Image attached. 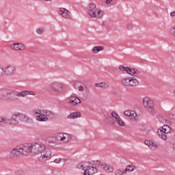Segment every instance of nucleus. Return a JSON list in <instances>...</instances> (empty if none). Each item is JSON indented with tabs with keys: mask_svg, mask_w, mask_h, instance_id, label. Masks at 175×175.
Instances as JSON below:
<instances>
[{
	"mask_svg": "<svg viewBox=\"0 0 175 175\" xmlns=\"http://www.w3.org/2000/svg\"><path fill=\"white\" fill-rule=\"evenodd\" d=\"M14 175H25V172L23 170H18L14 172Z\"/></svg>",
	"mask_w": 175,
	"mask_h": 175,
	"instance_id": "obj_32",
	"label": "nucleus"
},
{
	"mask_svg": "<svg viewBox=\"0 0 175 175\" xmlns=\"http://www.w3.org/2000/svg\"><path fill=\"white\" fill-rule=\"evenodd\" d=\"M170 32L175 38V25L170 29Z\"/></svg>",
	"mask_w": 175,
	"mask_h": 175,
	"instance_id": "obj_34",
	"label": "nucleus"
},
{
	"mask_svg": "<svg viewBox=\"0 0 175 175\" xmlns=\"http://www.w3.org/2000/svg\"><path fill=\"white\" fill-rule=\"evenodd\" d=\"M137 85H139L137 79L133 77H130L129 87H136Z\"/></svg>",
	"mask_w": 175,
	"mask_h": 175,
	"instance_id": "obj_21",
	"label": "nucleus"
},
{
	"mask_svg": "<svg viewBox=\"0 0 175 175\" xmlns=\"http://www.w3.org/2000/svg\"><path fill=\"white\" fill-rule=\"evenodd\" d=\"M29 51L32 52V51L31 49H29Z\"/></svg>",
	"mask_w": 175,
	"mask_h": 175,
	"instance_id": "obj_42",
	"label": "nucleus"
},
{
	"mask_svg": "<svg viewBox=\"0 0 175 175\" xmlns=\"http://www.w3.org/2000/svg\"><path fill=\"white\" fill-rule=\"evenodd\" d=\"M132 111H133L127 110L124 112V116L129 117L131 116V114H132Z\"/></svg>",
	"mask_w": 175,
	"mask_h": 175,
	"instance_id": "obj_35",
	"label": "nucleus"
},
{
	"mask_svg": "<svg viewBox=\"0 0 175 175\" xmlns=\"http://www.w3.org/2000/svg\"><path fill=\"white\" fill-rule=\"evenodd\" d=\"M29 152L34 154L35 155H40L42 159H47L49 157H51V150L46 147V144L42 142H32L22 148L16 146L8 154H7L8 159L16 161L17 158L21 155H27Z\"/></svg>",
	"mask_w": 175,
	"mask_h": 175,
	"instance_id": "obj_1",
	"label": "nucleus"
},
{
	"mask_svg": "<svg viewBox=\"0 0 175 175\" xmlns=\"http://www.w3.org/2000/svg\"><path fill=\"white\" fill-rule=\"evenodd\" d=\"M72 137L69 134L59 133L55 135L54 137H49L46 139V143L48 144H54V143H57V142H63V143H68V142H70Z\"/></svg>",
	"mask_w": 175,
	"mask_h": 175,
	"instance_id": "obj_3",
	"label": "nucleus"
},
{
	"mask_svg": "<svg viewBox=\"0 0 175 175\" xmlns=\"http://www.w3.org/2000/svg\"><path fill=\"white\" fill-rule=\"evenodd\" d=\"M126 172H125V170L124 169H118L115 172V175H125Z\"/></svg>",
	"mask_w": 175,
	"mask_h": 175,
	"instance_id": "obj_27",
	"label": "nucleus"
},
{
	"mask_svg": "<svg viewBox=\"0 0 175 175\" xmlns=\"http://www.w3.org/2000/svg\"><path fill=\"white\" fill-rule=\"evenodd\" d=\"M80 103H81L80 98L75 96H72L70 98L69 105H71V106H77V105H80Z\"/></svg>",
	"mask_w": 175,
	"mask_h": 175,
	"instance_id": "obj_14",
	"label": "nucleus"
},
{
	"mask_svg": "<svg viewBox=\"0 0 175 175\" xmlns=\"http://www.w3.org/2000/svg\"><path fill=\"white\" fill-rule=\"evenodd\" d=\"M80 84H83V82H81V81H75L74 83L75 88H78L79 91H80L81 92H83V91H85V93L86 94V95H88V94H90V89L88 88V87L85 85L83 86Z\"/></svg>",
	"mask_w": 175,
	"mask_h": 175,
	"instance_id": "obj_12",
	"label": "nucleus"
},
{
	"mask_svg": "<svg viewBox=\"0 0 175 175\" xmlns=\"http://www.w3.org/2000/svg\"><path fill=\"white\" fill-rule=\"evenodd\" d=\"M101 166L103 170H105V172H109V173L113 172V170H114V168H113V167H110L109 165L107 164H103Z\"/></svg>",
	"mask_w": 175,
	"mask_h": 175,
	"instance_id": "obj_25",
	"label": "nucleus"
},
{
	"mask_svg": "<svg viewBox=\"0 0 175 175\" xmlns=\"http://www.w3.org/2000/svg\"><path fill=\"white\" fill-rule=\"evenodd\" d=\"M105 121L106 124H108L109 125H114V124H116V120H114V118H112L111 115H107Z\"/></svg>",
	"mask_w": 175,
	"mask_h": 175,
	"instance_id": "obj_19",
	"label": "nucleus"
},
{
	"mask_svg": "<svg viewBox=\"0 0 175 175\" xmlns=\"http://www.w3.org/2000/svg\"><path fill=\"white\" fill-rule=\"evenodd\" d=\"M27 95H35V92H33V91L24 90L16 94V96H18V98H24Z\"/></svg>",
	"mask_w": 175,
	"mask_h": 175,
	"instance_id": "obj_16",
	"label": "nucleus"
},
{
	"mask_svg": "<svg viewBox=\"0 0 175 175\" xmlns=\"http://www.w3.org/2000/svg\"><path fill=\"white\" fill-rule=\"evenodd\" d=\"M115 121H116L117 124H118V125H120V126H125V123L124 122V121H122L120 117H119Z\"/></svg>",
	"mask_w": 175,
	"mask_h": 175,
	"instance_id": "obj_30",
	"label": "nucleus"
},
{
	"mask_svg": "<svg viewBox=\"0 0 175 175\" xmlns=\"http://www.w3.org/2000/svg\"><path fill=\"white\" fill-rule=\"evenodd\" d=\"M13 48H14V50H17V51H21L23 50H25V45L24 44L20 43V42L14 43Z\"/></svg>",
	"mask_w": 175,
	"mask_h": 175,
	"instance_id": "obj_18",
	"label": "nucleus"
},
{
	"mask_svg": "<svg viewBox=\"0 0 175 175\" xmlns=\"http://www.w3.org/2000/svg\"><path fill=\"white\" fill-rule=\"evenodd\" d=\"M50 88L55 95H59V94L64 93V85L61 82H53L50 84Z\"/></svg>",
	"mask_w": 175,
	"mask_h": 175,
	"instance_id": "obj_7",
	"label": "nucleus"
},
{
	"mask_svg": "<svg viewBox=\"0 0 175 175\" xmlns=\"http://www.w3.org/2000/svg\"><path fill=\"white\" fill-rule=\"evenodd\" d=\"M105 23L104 22V23H103V25H105Z\"/></svg>",
	"mask_w": 175,
	"mask_h": 175,
	"instance_id": "obj_44",
	"label": "nucleus"
},
{
	"mask_svg": "<svg viewBox=\"0 0 175 175\" xmlns=\"http://www.w3.org/2000/svg\"><path fill=\"white\" fill-rule=\"evenodd\" d=\"M130 81L131 77L122 78L121 79V84H122V85H124V87H129Z\"/></svg>",
	"mask_w": 175,
	"mask_h": 175,
	"instance_id": "obj_22",
	"label": "nucleus"
},
{
	"mask_svg": "<svg viewBox=\"0 0 175 175\" xmlns=\"http://www.w3.org/2000/svg\"><path fill=\"white\" fill-rule=\"evenodd\" d=\"M77 167L83 171V175H94L95 173H98V168L87 165V162L79 163Z\"/></svg>",
	"mask_w": 175,
	"mask_h": 175,
	"instance_id": "obj_5",
	"label": "nucleus"
},
{
	"mask_svg": "<svg viewBox=\"0 0 175 175\" xmlns=\"http://www.w3.org/2000/svg\"><path fill=\"white\" fill-rule=\"evenodd\" d=\"M96 165H98V166H101V167H102V165H103V164H102V163L100 161H97L96 162Z\"/></svg>",
	"mask_w": 175,
	"mask_h": 175,
	"instance_id": "obj_39",
	"label": "nucleus"
},
{
	"mask_svg": "<svg viewBox=\"0 0 175 175\" xmlns=\"http://www.w3.org/2000/svg\"><path fill=\"white\" fill-rule=\"evenodd\" d=\"M79 117H81V113L79 111L72 112L70 115L67 116L68 119L70 120H75L76 118H79Z\"/></svg>",
	"mask_w": 175,
	"mask_h": 175,
	"instance_id": "obj_20",
	"label": "nucleus"
},
{
	"mask_svg": "<svg viewBox=\"0 0 175 175\" xmlns=\"http://www.w3.org/2000/svg\"><path fill=\"white\" fill-rule=\"evenodd\" d=\"M143 105L144 107L148 111L149 114L150 116H154L156 111H155V105L154 104V100L152 99L145 97L143 98Z\"/></svg>",
	"mask_w": 175,
	"mask_h": 175,
	"instance_id": "obj_6",
	"label": "nucleus"
},
{
	"mask_svg": "<svg viewBox=\"0 0 175 175\" xmlns=\"http://www.w3.org/2000/svg\"><path fill=\"white\" fill-rule=\"evenodd\" d=\"M33 113L34 114H39V113H41V114H44L46 117H49V118H54L55 117V113L51 111L48 110H40V109H33Z\"/></svg>",
	"mask_w": 175,
	"mask_h": 175,
	"instance_id": "obj_11",
	"label": "nucleus"
},
{
	"mask_svg": "<svg viewBox=\"0 0 175 175\" xmlns=\"http://www.w3.org/2000/svg\"><path fill=\"white\" fill-rule=\"evenodd\" d=\"M111 116L113 118H115V120H116L118 118H120V115H118V113H116V111H112L111 113Z\"/></svg>",
	"mask_w": 175,
	"mask_h": 175,
	"instance_id": "obj_31",
	"label": "nucleus"
},
{
	"mask_svg": "<svg viewBox=\"0 0 175 175\" xmlns=\"http://www.w3.org/2000/svg\"><path fill=\"white\" fill-rule=\"evenodd\" d=\"M0 77H3V66H0Z\"/></svg>",
	"mask_w": 175,
	"mask_h": 175,
	"instance_id": "obj_36",
	"label": "nucleus"
},
{
	"mask_svg": "<svg viewBox=\"0 0 175 175\" xmlns=\"http://www.w3.org/2000/svg\"><path fill=\"white\" fill-rule=\"evenodd\" d=\"M144 144H146V146H148L149 148H150V150H152L153 151L158 148V144L153 143L152 141L146 139L144 141Z\"/></svg>",
	"mask_w": 175,
	"mask_h": 175,
	"instance_id": "obj_15",
	"label": "nucleus"
},
{
	"mask_svg": "<svg viewBox=\"0 0 175 175\" xmlns=\"http://www.w3.org/2000/svg\"><path fill=\"white\" fill-rule=\"evenodd\" d=\"M170 16H171V17H175V11L172 12L170 13Z\"/></svg>",
	"mask_w": 175,
	"mask_h": 175,
	"instance_id": "obj_41",
	"label": "nucleus"
},
{
	"mask_svg": "<svg viewBox=\"0 0 175 175\" xmlns=\"http://www.w3.org/2000/svg\"><path fill=\"white\" fill-rule=\"evenodd\" d=\"M59 14L63 16L64 18H71L72 15L70 14V12H69L66 8H60L59 11Z\"/></svg>",
	"mask_w": 175,
	"mask_h": 175,
	"instance_id": "obj_13",
	"label": "nucleus"
},
{
	"mask_svg": "<svg viewBox=\"0 0 175 175\" xmlns=\"http://www.w3.org/2000/svg\"><path fill=\"white\" fill-rule=\"evenodd\" d=\"M62 161H65V159H55L54 162L55 163H59Z\"/></svg>",
	"mask_w": 175,
	"mask_h": 175,
	"instance_id": "obj_37",
	"label": "nucleus"
},
{
	"mask_svg": "<svg viewBox=\"0 0 175 175\" xmlns=\"http://www.w3.org/2000/svg\"><path fill=\"white\" fill-rule=\"evenodd\" d=\"M119 70H121V72H124V70L126 72V73H128V75L133 76L134 77H137L139 75H140V71H139L137 69L125 67L124 66H120Z\"/></svg>",
	"mask_w": 175,
	"mask_h": 175,
	"instance_id": "obj_9",
	"label": "nucleus"
},
{
	"mask_svg": "<svg viewBox=\"0 0 175 175\" xmlns=\"http://www.w3.org/2000/svg\"><path fill=\"white\" fill-rule=\"evenodd\" d=\"M126 28L127 29H129V31H131V29H132L133 28V26H132V24H128L127 26H126Z\"/></svg>",
	"mask_w": 175,
	"mask_h": 175,
	"instance_id": "obj_38",
	"label": "nucleus"
},
{
	"mask_svg": "<svg viewBox=\"0 0 175 175\" xmlns=\"http://www.w3.org/2000/svg\"><path fill=\"white\" fill-rule=\"evenodd\" d=\"M157 120L159 121V122H161L162 124H166V119L161 115L157 116Z\"/></svg>",
	"mask_w": 175,
	"mask_h": 175,
	"instance_id": "obj_29",
	"label": "nucleus"
},
{
	"mask_svg": "<svg viewBox=\"0 0 175 175\" xmlns=\"http://www.w3.org/2000/svg\"><path fill=\"white\" fill-rule=\"evenodd\" d=\"M172 132H173L172 128L168 125L165 124L160 127L159 130L157 131V135L163 140H166V139H167V136L166 135L167 133H172Z\"/></svg>",
	"mask_w": 175,
	"mask_h": 175,
	"instance_id": "obj_8",
	"label": "nucleus"
},
{
	"mask_svg": "<svg viewBox=\"0 0 175 175\" xmlns=\"http://www.w3.org/2000/svg\"><path fill=\"white\" fill-rule=\"evenodd\" d=\"M44 1H51V0H44Z\"/></svg>",
	"mask_w": 175,
	"mask_h": 175,
	"instance_id": "obj_43",
	"label": "nucleus"
},
{
	"mask_svg": "<svg viewBox=\"0 0 175 175\" xmlns=\"http://www.w3.org/2000/svg\"><path fill=\"white\" fill-rule=\"evenodd\" d=\"M36 116V120L37 121H40V122H46L49 121V118L46 116L44 113H42L39 112V113H34Z\"/></svg>",
	"mask_w": 175,
	"mask_h": 175,
	"instance_id": "obj_17",
	"label": "nucleus"
},
{
	"mask_svg": "<svg viewBox=\"0 0 175 175\" xmlns=\"http://www.w3.org/2000/svg\"><path fill=\"white\" fill-rule=\"evenodd\" d=\"M88 14L91 18H102L103 11L96 8V4L90 3L88 5Z\"/></svg>",
	"mask_w": 175,
	"mask_h": 175,
	"instance_id": "obj_4",
	"label": "nucleus"
},
{
	"mask_svg": "<svg viewBox=\"0 0 175 175\" xmlns=\"http://www.w3.org/2000/svg\"><path fill=\"white\" fill-rule=\"evenodd\" d=\"M103 50H105V47L102 46H94L92 49V53L93 54H98V53H99V51H103Z\"/></svg>",
	"mask_w": 175,
	"mask_h": 175,
	"instance_id": "obj_24",
	"label": "nucleus"
},
{
	"mask_svg": "<svg viewBox=\"0 0 175 175\" xmlns=\"http://www.w3.org/2000/svg\"><path fill=\"white\" fill-rule=\"evenodd\" d=\"M95 87H98L99 88H103L104 90H107L109 88V84L106 83L105 82H101L100 83H95Z\"/></svg>",
	"mask_w": 175,
	"mask_h": 175,
	"instance_id": "obj_23",
	"label": "nucleus"
},
{
	"mask_svg": "<svg viewBox=\"0 0 175 175\" xmlns=\"http://www.w3.org/2000/svg\"><path fill=\"white\" fill-rule=\"evenodd\" d=\"M137 116V115L136 114V112H135V111H133L129 117L131 121H137V119H136Z\"/></svg>",
	"mask_w": 175,
	"mask_h": 175,
	"instance_id": "obj_28",
	"label": "nucleus"
},
{
	"mask_svg": "<svg viewBox=\"0 0 175 175\" xmlns=\"http://www.w3.org/2000/svg\"><path fill=\"white\" fill-rule=\"evenodd\" d=\"M135 169H136V167L135 165H133V164L131 165H129L126 167L125 170H124V173H128V172H133V170H135Z\"/></svg>",
	"mask_w": 175,
	"mask_h": 175,
	"instance_id": "obj_26",
	"label": "nucleus"
},
{
	"mask_svg": "<svg viewBox=\"0 0 175 175\" xmlns=\"http://www.w3.org/2000/svg\"><path fill=\"white\" fill-rule=\"evenodd\" d=\"M111 1H113V0H106L105 1L106 5H110V3H111Z\"/></svg>",
	"mask_w": 175,
	"mask_h": 175,
	"instance_id": "obj_40",
	"label": "nucleus"
},
{
	"mask_svg": "<svg viewBox=\"0 0 175 175\" xmlns=\"http://www.w3.org/2000/svg\"><path fill=\"white\" fill-rule=\"evenodd\" d=\"M36 32H37V33H38L39 35H42V33H44V28H39V29H37Z\"/></svg>",
	"mask_w": 175,
	"mask_h": 175,
	"instance_id": "obj_33",
	"label": "nucleus"
},
{
	"mask_svg": "<svg viewBox=\"0 0 175 175\" xmlns=\"http://www.w3.org/2000/svg\"><path fill=\"white\" fill-rule=\"evenodd\" d=\"M3 77L13 76L16 73V66L13 65H7L3 66Z\"/></svg>",
	"mask_w": 175,
	"mask_h": 175,
	"instance_id": "obj_10",
	"label": "nucleus"
},
{
	"mask_svg": "<svg viewBox=\"0 0 175 175\" xmlns=\"http://www.w3.org/2000/svg\"><path fill=\"white\" fill-rule=\"evenodd\" d=\"M29 118L27 116V115L24 113H15L12 116V118L10 119H7L6 118L0 117V122H3L6 124V122H9L12 125H18V121H28Z\"/></svg>",
	"mask_w": 175,
	"mask_h": 175,
	"instance_id": "obj_2",
	"label": "nucleus"
}]
</instances>
